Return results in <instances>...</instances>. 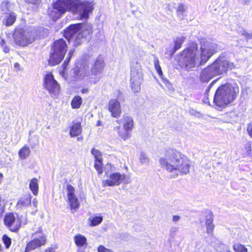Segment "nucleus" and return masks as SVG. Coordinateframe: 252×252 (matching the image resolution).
Masks as SVG:
<instances>
[{
	"label": "nucleus",
	"mask_w": 252,
	"mask_h": 252,
	"mask_svg": "<svg viewBox=\"0 0 252 252\" xmlns=\"http://www.w3.org/2000/svg\"><path fill=\"white\" fill-rule=\"evenodd\" d=\"M89 220L90 221V225L91 226H96L102 222L103 220V217L102 216H95L94 217L90 218Z\"/></svg>",
	"instance_id": "a878e982"
},
{
	"label": "nucleus",
	"mask_w": 252,
	"mask_h": 252,
	"mask_svg": "<svg viewBox=\"0 0 252 252\" xmlns=\"http://www.w3.org/2000/svg\"><path fill=\"white\" fill-rule=\"evenodd\" d=\"M31 198L30 194H27L21 197L18 201L17 207L22 208L28 206L31 204Z\"/></svg>",
	"instance_id": "aec40b11"
},
{
	"label": "nucleus",
	"mask_w": 252,
	"mask_h": 252,
	"mask_svg": "<svg viewBox=\"0 0 252 252\" xmlns=\"http://www.w3.org/2000/svg\"><path fill=\"white\" fill-rule=\"evenodd\" d=\"M45 252H55L54 248L52 247L48 248L45 250Z\"/></svg>",
	"instance_id": "8fccbe9b"
},
{
	"label": "nucleus",
	"mask_w": 252,
	"mask_h": 252,
	"mask_svg": "<svg viewBox=\"0 0 252 252\" xmlns=\"http://www.w3.org/2000/svg\"><path fill=\"white\" fill-rule=\"evenodd\" d=\"M82 103V98L79 95L74 96L71 102V105L73 109H78Z\"/></svg>",
	"instance_id": "5701e85b"
},
{
	"label": "nucleus",
	"mask_w": 252,
	"mask_h": 252,
	"mask_svg": "<svg viewBox=\"0 0 252 252\" xmlns=\"http://www.w3.org/2000/svg\"><path fill=\"white\" fill-rule=\"evenodd\" d=\"M102 159L99 160H95L94 162V168L98 172V174H101L102 173Z\"/></svg>",
	"instance_id": "473e14b6"
},
{
	"label": "nucleus",
	"mask_w": 252,
	"mask_h": 252,
	"mask_svg": "<svg viewBox=\"0 0 252 252\" xmlns=\"http://www.w3.org/2000/svg\"><path fill=\"white\" fill-rule=\"evenodd\" d=\"M29 187L34 195H36L38 191V185L37 179L32 178L30 183Z\"/></svg>",
	"instance_id": "b1692460"
},
{
	"label": "nucleus",
	"mask_w": 252,
	"mask_h": 252,
	"mask_svg": "<svg viewBox=\"0 0 252 252\" xmlns=\"http://www.w3.org/2000/svg\"><path fill=\"white\" fill-rule=\"evenodd\" d=\"M123 124L124 130L120 131V127L116 126L114 128V130L118 132L119 135L124 140L128 139L130 134L129 131H131L133 127V119L129 116L124 115L123 118L119 121Z\"/></svg>",
	"instance_id": "ddd939ff"
},
{
	"label": "nucleus",
	"mask_w": 252,
	"mask_h": 252,
	"mask_svg": "<svg viewBox=\"0 0 252 252\" xmlns=\"http://www.w3.org/2000/svg\"><path fill=\"white\" fill-rule=\"evenodd\" d=\"M75 244L79 247H81L87 244L86 238L80 234H77L74 237Z\"/></svg>",
	"instance_id": "4be33fe9"
},
{
	"label": "nucleus",
	"mask_w": 252,
	"mask_h": 252,
	"mask_svg": "<svg viewBox=\"0 0 252 252\" xmlns=\"http://www.w3.org/2000/svg\"><path fill=\"white\" fill-rule=\"evenodd\" d=\"M139 158L140 162L143 164H148L149 163V158L147 154L144 152H142L140 153Z\"/></svg>",
	"instance_id": "cd10ccee"
},
{
	"label": "nucleus",
	"mask_w": 252,
	"mask_h": 252,
	"mask_svg": "<svg viewBox=\"0 0 252 252\" xmlns=\"http://www.w3.org/2000/svg\"><path fill=\"white\" fill-rule=\"evenodd\" d=\"M206 229H207V232L208 234H211L213 232V230L214 228V225L213 224H207L206 225Z\"/></svg>",
	"instance_id": "a19ab883"
},
{
	"label": "nucleus",
	"mask_w": 252,
	"mask_h": 252,
	"mask_svg": "<svg viewBox=\"0 0 252 252\" xmlns=\"http://www.w3.org/2000/svg\"><path fill=\"white\" fill-rule=\"evenodd\" d=\"M31 153L30 148L27 146H25L19 151V155L21 159H25L29 156Z\"/></svg>",
	"instance_id": "393cba45"
},
{
	"label": "nucleus",
	"mask_w": 252,
	"mask_h": 252,
	"mask_svg": "<svg viewBox=\"0 0 252 252\" xmlns=\"http://www.w3.org/2000/svg\"><path fill=\"white\" fill-rule=\"evenodd\" d=\"M3 51L6 53H7L9 52V48L6 47H4L3 48Z\"/></svg>",
	"instance_id": "603ef678"
},
{
	"label": "nucleus",
	"mask_w": 252,
	"mask_h": 252,
	"mask_svg": "<svg viewBox=\"0 0 252 252\" xmlns=\"http://www.w3.org/2000/svg\"><path fill=\"white\" fill-rule=\"evenodd\" d=\"M98 252H113L111 250L106 248L102 245L99 246L97 248Z\"/></svg>",
	"instance_id": "58836bf2"
},
{
	"label": "nucleus",
	"mask_w": 252,
	"mask_h": 252,
	"mask_svg": "<svg viewBox=\"0 0 252 252\" xmlns=\"http://www.w3.org/2000/svg\"><path fill=\"white\" fill-rule=\"evenodd\" d=\"M1 179H2V175L1 174H0V183L1 182Z\"/></svg>",
	"instance_id": "13d9d810"
},
{
	"label": "nucleus",
	"mask_w": 252,
	"mask_h": 252,
	"mask_svg": "<svg viewBox=\"0 0 252 252\" xmlns=\"http://www.w3.org/2000/svg\"><path fill=\"white\" fill-rule=\"evenodd\" d=\"M69 60H70V58L67 57L66 58V59L65 60V61H64L63 65L64 66V68L66 67V65H67Z\"/></svg>",
	"instance_id": "49530a36"
},
{
	"label": "nucleus",
	"mask_w": 252,
	"mask_h": 252,
	"mask_svg": "<svg viewBox=\"0 0 252 252\" xmlns=\"http://www.w3.org/2000/svg\"><path fill=\"white\" fill-rule=\"evenodd\" d=\"M235 68L233 63L225 60L222 57L218 58L211 65L201 70L199 74V79L202 82L207 83L213 77L227 73L229 69Z\"/></svg>",
	"instance_id": "20e7f679"
},
{
	"label": "nucleus",
	"mask_w": 252,
	"mask_h": 252,
	"mask_svg": "<svg viewBox=\"0 0 252 252\" xmlns=\"http://www.w3.org/2000/svg\"><path fill=\"white\" fill-rule=\"evenodd\" d=\"M94 9L93 5L89 1L82 2L80 0H58L53 4L52 8H49L48 14L54 21H56L69 11L79 15L82 19H86L89 13Z\"/></svg>",
	"instance_id": "f03ea898"
},
{
	"label": "nucleus",
	"mask_w": 252,
	"mask_h": 252,
	"mask_svg": "<svg viewBox=\"0 0 252 252\" xmlns=\"http://www.w3.org/2000/svg\"><path fill=\"white\" fill-rule=\"evenodd\" d=\"M159 163L163 169L174 177L189 173L191 166L190 160L172 149L164 151L159 159Z\"/></svg>",
	"instance_id": "f257e3e1"
},
{
	"label": "nucleus",
	"mask_w": 252,
	"mask_h": 252,
	"mask_svg": "<svg viewBox=\"0 0 252 252\" xmlns=\"http://www.w3.org/2000/svg\"><path fill=\"white\" fill-rule=\"evenodd\" d=\"M185 38L184 36L178 37L174 41V50L176 51L180 49L183 43L185 41Z\"/></svg>",
	"instance_id": "bb28decb"
},
{
	"label": "nucleus",
	"mask_w": 252,
	"mask_h": 252,
	"mask_svg": "<svg viewBox=\"0 0 252 252\" xmlns=\"http://www.w3.org/2000/svg\"><path fill=\"white\" fill-rule=\"evenodd\" d=\"M180 219V217L178 216V215H174L173 217H172V221L173 222H177L178 221H179Z\"/></svg>",
	"instance_id": "c03bdc74"
},
{
	"label": "nucleus",
	"mask_w": 252,
	"mask_h": 252,
	"mask_svg": "<svg viewBox=\"0 0 252 252\" xmlns=\"http://www.w3.org/2000/svg\"><path fill=\"white\" fill-rule=\"evenodd\" d=\"M161 78L162 79V81H163V83H164V84L165 85V86L169 89V90H171L172 89V84L169 82V81L163 78V76L162 77H161Z\"/></svg>",
	"instance_id": "e433bc0d"
},
{
	"label": "nucleus",
	"mask_w": 252,
	"mask_h": 252,
	"mask_svg": "<svg viewBox=\"0 0 252 252\" xmlns=\"http://www.w3.org/2000/svg\"><path fill=\"white\" fill-rule=\"evenodd\" d=\"M32 237L34 238L27 244L25 252H29L42 246H44L46 243V238L40 230L32 233Z\"/></svg>",
	"instance_id": "4468645a"
},
{
	"label": "nucleus",
	"mask_w": 252,
	"mask_h": 252,
	"mask_svg": "<svg viewBox=\"0 0 252 252\" xmlns=\"http://www.w3.org/2000/svg\"><path fill=\"white\" fill-rule=\"evenodd\" d=\"M39 0H26V2L32 4H36L38 2Z\"/></svg>",
	"instance_id": "09e8293b"
},
{
	"label": "nucleus",
	"mask_w": 252,
	"mask_h": 252,
	"mask_svg": "<svg viewBox=\"0 0 252 252\" xmlns=\"http://www.w3.org/2000/svg\"><path fill=\"white\" fill-rule=\"evenodd\" d=\"M82 94H86L88 92V89H83L81 91Z\"/></svg>",
	"instance_id": "864d4df0"
},
{
	"label": "nucleus",
	"mask_w": 252,
	"mask_h": 252,
	"mask_svg": "<svg viewBox=\"0 0 252 252\" xmlns=\"http://www.w3.org/2000/svg\"><path fill=\"white\" fill-rule=\"evenodd\" d=\"M239 92L238 86L234 82L221 85L216 90L214 96L213 102L216 109L220 110L225 108L233 101Z\"/></svg>",
	"instance_id": "7ed1b4c3"
},
{
	"label": "nucleus",
	"mask_w": 252,
	"mask_h": 252,
	"mask_svg": "<svg viewBox=\"0 0 252 252\" xmlns=\"http://www.w3.org/2000/svg\"><path fill=\"white\" fill-rule=\"evenodd\" d=\"M247 131L251 136L252 138V123H250L247 127Z\"/></svg>",
	"instance_id": "79ce46f5"
},
{
	"label": "nucleus",
	"mask_w": 252,
	"mask_h": 252,
	"mask_svg": "<svg viewBox=\"0 0 252 252\" xmlns=\"http://www.w3.org/2000/svg\"><path fill=\"white\" fill-rule=\"evenodd\" d=\"M14 67L15 68H19L20 67V64L18 63H16L14 64Z\"/></svg>",
	"instance_id": "6e6d98bb"
},
{
	"label": "nucleus",
	"mask_w": 252,
	"mask_h": 252,
	"mask_svg": "<svg viewBox=\"0 0 252 252\" xmlns=\"http://www.w3.org/2000/svg\"><path fill=\"white\" fill-rule=\"evenodd\" d=\"M36 36L35 32L31 28L16 29L13 34L15 43L22 46H26L32 43Z\"/></svg>",
	"instance_id": "6e6552de"
},
{
	"label": "nucleus",
	"mask_w": 252,
	"mask_h": 252,
	"mask_svg": "<svg viewBox=\"0 0 252 252\" xmlns=\"http://www.w3.org/2000/svg\"><path fill=\"white\" fill-rule=\"evenodd\" d=\"M217 81V80H214L213 82H212L211 83V84H210V85L208 86V87L206 88V90L204 93V95H205V97H206L207 98H208V93L210 91V89L212 87V86Z\"/></svg>",
	"instance_id": "c9c22d12"
},
{
	"label": "nucleus",
	"mask_w": 252,
	"mask_h": 252,
	"mask_svg": "<svg viewBox=\"0 0 252 252\" xmlns=\"http://www.w3.org/2000/svg\"><path fill=\"white\" fill-rule=\"evenodd\" d=\"M246 149L247 150L248 155H250L252 151L251 144L250 143H248V145L246 147Z\"/></svg>",
	"instance_id": "37998d69"
},
{
	"label": "nucleus",
	"mask_w": 252,
	"mask_h": 252,
	"mask_svg": "<svg viewBox=\"0 0 252 252\" xmlns=\"http://www.w3.org/2000/svg\"><path fill=\"white\" fill-rule=\"evenodd\" d=\"M4 222L8 229L12 232L17 231L21 226L20 219L16 217L13 213L6 214L4 219Z\"/></svg>",
	"instance_id": "dca6fc26"
},
{
	"label": "nucleus",
	"mask_w": 252,
	"mask_h": 252,
	"mask_svg": "<svg viewBox=\"0 0 252 252\" xmlns=\"http://www.w3.org/2000/svg\"><path fill=\"white\" fill-rule=\"evenodd\" d=\"M82 131L81 123L79 122L73 123L70 129L71 137H75L81 134Z\"/></svg>",
	"instance_id": "412c9836"
},
{
	"label": "nucleus",
	"mask_w": 252,
	"mask_h": 252,
	"mask_svg": "<svg viewBox=\"0 0 252 252\" xmlns=\"http://www.w3.org/2000/svg\"><path fill=\"white\" fill-rule=\"evenodd\" d=\"M217 52V45L216 44L202 40L201 42L200 50H197V52L201 65L205 64Z\"/></svg>",
	"instance_id": "9d476101"
},
{
	"label": "nucleus",
	"mask_w": 252,
	"mask_h": 252,
	"mask_svg": "<svg viewBox=\"0 0 252 252\" xmlns=\"http://www.w3.org/2000/svg\"><path fill=\"white\" fill-rule=\"evenodd\" d=\"M16 16L14 13H6L2 20V23L8 27L12 26L15 22Z\"/></svg>",
	"instance_id": "6ab92c4d"
},
{
	"label": "nucleus",
	"mask_w": 252,
	"mask_h": 252,
	"mask_svg": "<svg viewBox=\"0 0 252 252\" xmlns=\"http://www.w3.org/2000/svg\"><path fill=\"white\" fill-rule=\"evenodd\" d=\"M4 43V40H1V42H0V43L1 45H2V43Z\"/></svg>",
	"instance_id": "bf43d9fd"
},
{
	"label": "nucleus",
	"mask_w": 252,
	"mask_h": 252,
	"mask_svg": "<svg viewBox=\"0 0 252 252\" xmlns=\"http://www.w3.org/2000/svg\"><path fill=\"white\" fill-rule=\"evenodd\" d=\"M2 241L4 245H5V247L6 249H8L11 244V239L8 237L7 235H4L2 238Z\"/></svg>",
	"instance_id": "72a5a7b5"
},
{
	"label": "nucleus",
	"mask_w": 252,
	"mask_h": 252,
	"mask_svg": "<svg viewBox=\"0 0 252 252\" xmlns=\"http://www.w3.org/2000/svg\"><path fill=\"white\" fill-rule=\"evenodd\" d=\"M239 33L247 40L252 39V32H249L244 29H240Z\"/></svg>",
	"instance_id": "7c9ffc66"
},
{
	"label": "nucleus",
	"mask_w": 252,
	"mask_h": 252,
	"mask_svg": "<svg viewBox=\"0 0 252 252\" xmlns=\"http://www.w3.org/2000/svg\"><path fill=\"white\" fill-rule=\"evenodd\" d=\"M69 60H70V58L67 57L66 58V59L65 60V61H64L63 65L64 66V68L66 67V65H67Z\"/></svg>",
	"instance_id": "de8ad7c7"
},
{
	"label": "nucleus",
	"mask_w": 252,
	"mask_h": 252,
	"mask_svg": "<svg viewBox=\"0 0 252 252\" xmlns=\"http://www.w3.org/2000/svg\"><path fill=\"white\" fill-rule=\"evenodd\" d=\"M211 224H213V219L211 216H210L209 218L207 219L206 221V225Z\"/></svg>",
	"instance_id": "a18cd8bd"
},
{
	"label": "nucleus",
	"mask_w": 252,
	"mask_h": 252,
	"mask_svg": "<svg viewBox=\"0 0 252 252\" xmlns=\"http://www.w3.org/2000/svg\"><path fill=\"white\" fill-rule=\"evenodd\" d=\"M144 80L143 70L140 64L136 63L131 66L130 86L135 93L141 90V84Z\"/></svg>",
	"instance_id": "9b49d317"
},
{
	"label": "nucleus",
	"mask_w": 252,
	"mask_h": 252,
	"mask_svg": "<svg viewBox=\"0 0 252 252\" xmlns=\"http://www.w3.org/2000/svg\"><path fill=\"white\" fill-rule=\"evenodd\" d=\"M43 87L52 97H56L60 93V86L51 72L45 74L43 79Z\"/></svg>",
	"instance_id": "f8f14e48"
},
{
	"label": "nucleus",
	"mask_w": 252,
	"mask_h": 252,
	"mask_svg": "<svg viewBox=\"0 0 252 252\" xmlns=\"http://www.w3.org/2000/svg\"><path fill=\"white\" fill-rule=\"evenodd\" d=\"M104 62L102 57L99 56L93 66L91 72L89 70H79V76L78 79L86 78L90 83L96 84L101 78V74L104 68Z\"/></svg>",
	"instance_id": "0eeeda50"
},
{
	"label": "nucleus",
	"mask_w": 252,
	"mask_h": 252,
	"mask_svg": "<svg viewBox=\"0 0 252 252\" xmlns=\"http://www.w3.org/2000/svg\"><path fill=\"white\" fill-rule=\"evenodd\" d=\"M73 52L74 51H70L69 53H68V57H67L68 58H70L71 57V56L72 55V54H73Z\"/></svg>",
	"instance_id": "5fc2aeb1"
},
{
	"label": "nucleus",
	"mask_w": 252,
	"mask_h": 252,
	"mask_svg": "<svg viewBox=\"0 0 252 252\" xmlns=\"http://www.w3.org/2000/svg\"><path fill=\"white\" fill-rule=\"evenodd\" d=\"M101 122L100 121H98L96 124L97 126H99L101 125Z\"/></svg>",
	"instance_id": "4d7b16f0"
},
{
	"label": "nucleus",
	"mask_w": 252,
	"mask_h": 252,
	"mask_svg": "<svg viewBox=\"0 0 252 252\" xmlns=\"http://www.w3.org/2000/svg\"><path fill=\"white\" fill-rule=\"evenodd\" d=\"M161 78L162 79V81H163V83H164V84L165 85V86L169 89V90H171L172 89V84L169 82V81L163 78V76L162 77H161Z\"/></svg>",
	"instance_id": "4c0bfd02"
},
{
	"label": "nucleus",
	"mask_w": 252,
	"mask_h": 252,
	"mask_svg": "<svg viewBox=\"0 0 252 252\" xmlns=\"http://www.w3.org/2000/svg\"><path fill=\"white\" fill-rule=\"evenodd\" d=\"M78 252H80V250H78Z\"/></svg>",
	"instance_id": "680f3d73"
},
{
	"label": "nucleus",
	"mask_w": 252,
	"mask_h": 252,
	"mask_svg": "<svg viewBox=\"0 0 252 252\" xmlns=\"http://www.w3.org/2000/svg\"><path fill=\"white\" fill-rule=\"evenodd\" d=\"M233 249L235 252H248L247 249L243 245L236 243L233 245Z\"/></svg>",
	"instance_id": "c756f323"
},
{
	"label": "nucleus",
	"mask_w": 252,
	"mask_h": 252,
	"mask_svg": "<svg viewBox=\"0 0 252 252\" xmlns=\"http://www.w3.org/2000/svg\"><path fill=\"white\" fill-rule=\"evenodd\" d=\"M130 179L125 174H121L119 173L115 172L110 175L109 179L102 181L103 186H119L122 182L125 184L130 183Z\"/></svg>",
	"instance_id": "2eb2a0df"
},
{
	"label": "nucleus",
	"mask_w": 252,
	"mask_h": 252,
	"mask_svg": "<svg viewBox=\"0 0 252 252\" xmlns=\"http://www.w3.org/2000/svg\"><path fill=\"white\" fill-rule=\"evenodd\" d=\"M186 7L183 4H180L178 5V9L177 10V14L179 15H182L183 13L185 11Z\"/></svg>",
	"instance_id": "f704fd0d"
},
{
	"label": "nucleus",
	"mask_w": 252,
	"mask_h": 252,
	"mask_svg": "<svg viewBox=\"0 0 252 252\" xmlns=\"http://www.w3.org/2000/svg\"><path fill=\"white\" fill-rule=\"evenodd\" d=\"M251 0H240V2L244 4H247Z\"/></svg>",
	"instance_id": "3c124183"
},
{
	"label": "nucleus",
	"mask_w": 252,
	"mask_h": 252,
	"mask_svg": "<svg viewBox=\"0 0 252 252\" xmlns=\"http://www.w3.org/2000/svg\"><path fill=\"white\" fill-rule=\"evenodd\" d=\"M197 44H192L184 50L179 58L180 66L186 70H191L196 66L201 65L197 52Z\"/></svg>",
	"instance_id": "39448f33"
},
{
	"label": "nucleus",
	"mask_w": 252,
	"mask_h": 252,
	"mask_svg": "<svg viewBox=\"0 0 252 252\" xmlns=\"http://www.w3.org/2000/svg\"><path fill=\"white\" fill-rule=\"evenodd\" d=\"M53 52L50 54L49 63L54 66L59 64L63 59L67 50V45L63 39H60L54 42L52 47Z\"/></svg>",
	"instance_id": "1a4fd4ad"
},
{
	"label": "nucleus",
	"mask_w": 252,
	"mask_h": 252,
	"mask_svg": "<svg viewBox=\"0 0 252 252\" xmlns=\"http://www.w3.org/2000/svg\"><path fill=\"white\" fill-rule=\"evenodd\" d=\"M67 197L68 204L71 210L78 208L80 205L78 199L75 194V188L71 185L66 186Z\"/></svg>",
	"instance_id": "f3484780"
},
{
	"label": "nucleus",
	"mask_w": 252,
	"mask_h": 252,
	"mask_svg": "<svg viewBox=\"0 0 252 252\" xmlns=\"http://www.w3.org/2000/svg\"><path fill=\"white\" fill-rule=\"evenodd\" d=\"M91 154L94 156L95 160L102 159L101 152L94 148H93L92 149Z\"/></svg>",
	"instance_id": "2f4dec72"
},
{
	"label": "nucleus",
	"mask_w": 252,
	"mask_h": 252,
	"mask_svg": "<svg viewBox=\"0 0 252 252\" xmlns=\"http://www.w3.org/2000/svg\"><path fill=\"white\" fill-rule=\"evenodd\" d=\"M154 63L155 67L158 73V74L159 76L160 77H162V76H163V74L162 71L161 70V68L159 63V61L158 59V58L156 57L154 58Z\"/></svg>",
	"instance_id": "c85d7f7f"
},
{
	"label": "nucleus",
	"mask_w": 252,
	"mask_h": 252,
	"mask_svg": "<svg viewBox=\"0 0 252 252\" xmlns=\"http://www.w3.org/2000/svg\"><path fill=\"white\" fill-rule=\"evenodd\" d=\"M92 30L88 25L81 24L69 26L64 32V37L70 42L74 41V45L77 46L83 42L84 38L89 35Z\"/></svg>",
	"instance_id": "423d86ee"
},
{
	"label": "nucleus",
	"mask_w": 252,
	"mask_h": 252,
	"mask_svg": "<svg viewBox=\"0 0 252 252\" xmlns=\"http://www.w3.org/2000/svg\"><path fill=\"white\" fill-rule=\"evenodd\" d=\"M4 211V204L1 196L0 195V217L2 216Z\"/></svg>",
	"instance_id": "ea45409f"
},
{
	"label": "nucleus",
	"mask_w": 252,
	"mask_h": 252,
	"mask_svg": "<svg viewBox=\"0 0 252 252\" xmlns=\"http://www.w3.org/2000/svg\"><path fill=\"white\" fill-rule=\"evenodd\" d=\"M1 251H2L1 245H0V252H1Z\"/></svg>",
	"instance_id": "052dcab7"
},
{
	"label": "nucleus",
	"mask_w": 252,
	"mask_h": 252,
	"mask_svg": "<svg viewBox=\"0 0 252 252\" xmlns=\"http://www.w3.org/2000/svg\"><path fill=\"white\" fill-rule=\"evenodd\" d=\"M108 110L112 117H119L121 114V106L119 101L116 99H110L108 103Z\"/></svg>",
	"instance_id": "a211bd4d"
}]
</instances>
